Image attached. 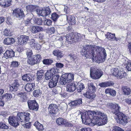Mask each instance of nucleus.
<instances>
[{"mask_svg":"<svg viewBox=\"0 0 131 131\" xmlns=\"http://www.w3.org/2000/svg\"><path fill=\"white\" fill-rule=\"evenodd\" d=\"M81 53L86 58H92L97 62L104 61L106 56V51L103 48L87 45L82 49Z\"/></svg>","mask_w":131,"mask_h":131,"instance_id":"nucleus-1","label":"nucleus"},{"mask_svg":"<svg viewBox=\"0 0 131 131\" xmlns=\"http://www.w3.org/2000/svg\"><path fill=\"white\" fill-rule=\"evenodd\" d=\"M30 114L28 112H18L17 114V118L10 116L8 118V121L10 124L14 127H17L19 124L18 120L21 122L26 123L28 122L29 119Z\"/></svg>","mask_w":131,"mask_h":131,"instance_id":"nucleus-2","label":"nucleus"},{"mask_svg":"<svg viewBox=\"0 0 131 131\" xmlns=\"http://www.w3.org/2000/svg\"><path fill=\"white\" fill-rule=\"evenodd\" d=\"M96 115L94 116L93 124H97L99 126L102 125L106 123L107 121V116L104 113L97 111L96 112Z\"/></svg>","mask_w":131,"mask_h":131,"instance_id":"nucleus-3","label":"nucleus"},{"mask_svg":"<svg viewBox=\"0 0 131 131\" xmlns=\"http://www.w3.org/2000/svg\"><path fill=\"white\" fill-rule=\"evenodd\" d=\"M95 112L93 111H90L82 113L81 115V118L83 123L88 125H89L91 123H94L93 119L94 116L96 115Z\"/></svg>","mask_w":131,"mask_h":131,"instance_id":"nucleus-4","label":"nucleus"},{"mask_svg":"<svg viewBox=\"0 0 131 131\" xmlns=\"http://www.w3.org/2000/svg\"><path fill=\"white\" fill-rule=\"evenodd\" d=\"M82 36L80 34L74 35L72 33L67 34L66 36V41L69 43L77 42L81 40Z\"/></svg>","mask_w":131,"mask_h":131,"instance_id":"nucleus-5","label":"nucleus"},{"mask_svg":"<svg viewBox=\"0 0 131 131\" xmlns=\"http://www.w3.org/2000/svg\"><path fill=\"white\" fill-rule=\"evenodd\" d=\"M88 85L89 90L88 92L84 94V96L89 99H93L96 96L93 93L95 92V87L92 83H89Z\"/></svg>","mask_w":131,"mask_h":131,"instance_id":"nucleus-6","label":"nucleus"},{"mask_svg":"<svg viewBox=\"0 0 131 131\" xmlns=\"http://www.w3.org/2000/svg\"><path fill=\"white\" fill-rule=\"evenodd\" d=\"M90 75L94 79L100 78L103 74L102 71L94 67H91L90 70Z\"/></svg>","mask_w":131,"mask_h":131,"instance_id":"nucleus-7","label":"nucleus"},{"mask_svg":"<svg viewBox=\"0 0 131 131\" xmlns=\"http://www.w3.org/2000/svg\"><path fill=\"white\" fill-rule=\"evenodd\" d=\"M115 117L118 123L125 125L127 123V119L126 116L122 112L120 113Z\"/></svg>","mask_w":131,"mask_h":131,"instance_id":"nucleus-8","label":"nucleus"},{"mask_svg":"<svg viewBox=\"0 0 131 131\" xmlns=\"http://www.w3.org/2000/svg\"><path fill=\"white\" fill-rule=\"evenodd\" d=\"M41 59V57L40 55H35L32 57L28 58L27 62L30 65H33L39 62Z\"/></svg>","mask_w":131,"mask_h":131,"instance_id":"nucleus-9","label":"nucleus"},{"mask_svg":"<svg viewBox=\"0 0 131 131\" xmlns=\"http://www.w3.org/2000/svg\"><path fill=\"white\" fill-rule=\"evenodd\" d=\"M36 10V12L38 15L43 16H46L49 14L51 11L49 7L43 9H38Z\"/></svg>","mask_w":131,"mask_h":131,"instance_id":"nucleus-10","label":"nucleus"},{"mask_svg":"<svg viewBox=\"0 0 131 131\" xmlns=\"http://www.w3.org/2000/svg\"><path fill=\"white\" fill-rule=\"evenodd\" d=\"M110 104L112 108V112L115 115V116L121 113L119 112L121 107L118 104L112 103H110Z\"/></svg>","mask_w":131,"mask_h":131,"instance_id":"nucleus-11","label":"nucleus"},{"mask_svg":"<svg viewBox=\"0 0 131 131\" xmlns=\"http://www.w3.org/2000/svg\"><path fill=\"white\" fill-rule=\"evenodd\" d=\"M12 81V83L9 86V91L11 92L16 91L18 90L19 84L17 79H14Z\"/></svg>","mask_w":131,"mask_h":131,"instance_id":"nucleus-12","label":"nucleus"},{"mask_svg":"<svg viewBox=\"0 0 131 131\" xmlns=\"http://www.w3.org/2000/svg\"><path fill=\"white\" fill-rule=\"evenodd\" d=\"M59 77V76L58 75H54L53 76L52 79L49 82L48 85L50 88H52L57 85Z\"/></svg>","mask_w":131,"mask_h":131,"instance_id":"nucleus-13","label":"nucleus"},{"mask_svg":"<svg viewBox=\"0 0 131 131\" xmlns=\"http://www.w3.org/2000/svg\"><path fill=\"white\" fill-rule=\"evenodd\" d=\"M27 103L29 108L36 111H37L38 110V104L35 100L28 101Z\"/></svg>","mask_w":131,"mask_h":131,"instance_id":"nucleus-14","label":"nucleus"},{"mask_svg":"<svg viewBox=\"0 0 131 131\" xmlns=\"http://www.w3.org/2000/svg\"><path fill=\"white\" fill-rule=\"evenodd\" d=\"M48 110L49 113L54 114L57 113L59 111V109L56 104H51L49 106Z\"/></svg>","mask_w":131,"mask_h":131,"instance_id":"nucleus-15","label":"nucleus"},{"mask_svg":"<svg viewBox=\"0 0 131 131\" xmlns=\"http://www.w3.org/2000/svg\"><path fill=\"white\" fill-rule=\"evenodd\" d=\"M13 14L16 17L21 18L24 16L23 12L20 8H17L13 11Z\"/></svg>","mask_w":131,"mask_h":131,"instance_id":"nucleus-16","label":"nucleus"},{"mask_svg":"<svg viewBox=\"0 0 131 131\" xmlns=\"http://www.w3.org/2000/svg\"><path fill=\"white\" fill-rule=\"evenodd\" d=\"M28 36L25 35H21L18 37V41L19 44L21 45H25L26 44L29 40Z\"/></svg>","mask_w":131,"mask_h":131,"instance_id":"nucleus-17","label":"nucleus"},{"mask_svg":"<svg viewBox=\"0 0 131 131\" xmlns=\"http://www.w3.org/2000/svg\"><path fill=\"white\" fill-rule=\"evenodd\" d=\"M67 86V90L69 92L74 91L76 89L77 83L72 81L71 82L69 83Z\"/></svg>","mask_w":131,"mask_h":131,"instance_id":"nucleus-18","label":"nucleus"},{"mask_svg":"<svg viewBox=\"0 0 131 131\" xmlns=\"http://www.w3.org/2000/svg\"><path fill=\"white\" fill-rule=\"evenodd\" d=\"M55 70L53 68H52L51 70L48 71L45 74V79L48 80L52 78H53V76L55 74Z\"/></svg>","mask_w":131,"mask_h":131,"instance_id":"nucleus-19","label":"nucleus"},{"mask_svg":"<svg viewBox=\"0 0 131 131\" xmlns=\"http://www.w3.org/2000/svg\"><path fill=\"white\" fill-rule=\"evenodd\" d=\"M82 103V99H79L77 100L71 102L69 104V105L71 108H73L76 106L79 105Z\"/></svg>","mask_w":131,"mask_h":131,"instance_id":"nucleus-20","label":"nucleus"},{"mask_svg":"<svg viewBox=\"0 0 131 131\" xmlns=\"http://www.w3.org/2000/svg\"><path fill=\"white\" fill-rule=\"evenodd\" d=\"M43 30V28L38 26H33L31 28V31L33 34L42 31Z\"/></svg>","mask_w":131,"mask_h":131,"instance_id":"nucleus-21","label":"nucleus"},{"mask_svg":"<svg viewBox=\"0 0 131 131\" xmlns=\"http://www.w3.org/2000/svg\"><path fill=\"white\" fill-rule=\"evenodd\" d=\"M67 20L70 24L72 25L75 24L76 23L75 18L71 15H69L67 17Z\"/></svg>","mask_w":131,"mask_h":131,"instance_id":"nucleus-22","label":"nucleus"},{"mask_svg":"<svg viewBox=\"0 0 131 131\" xmlns=\"http://www.w3.org/2000/svg\"><path fill=\"white\" fill-rule=\"evenodd\" d=\"M4 57L6 59L10 58L14 56V52L13 51L7 50L4 53Z\"/></svg>","mask_w":131,"mask_h":131,"instance_id":"nucleus-23","label":"nucleus"},{"mask_svg":"<svg viewBox=\"0 0 131 131\" xmlns=\"http://www.w3.org/2000/svg\"><path fill=\"white\" fill-rule=\"evenodd\" d=\"M14 42V39L12 37L6 38L4 40V43L5 44L7 45H12Z\"/></svg>","mask_w":131,"mask_h":131,"instance_id":"nucleus-24","label":"nucleus"},{"mask_svg":"<svg viewBox=\"0 0 131 131\" xmlns=\"http://www.w3.org/2000/svg\"><path fill=\"white\" fill-rule=\"evenodd\" d=\"M52 53L54 56H56L58 59L61 58L63 55L61 51L58 50H54L53 51Z\"/></svg>","mask_w":131,"mask_h":131,"instance_id":"nucleus-25","label":"nucleus"},{"mask_svg":"<svg viewBox=\"0 0 131 131\" xmlns=\"http://www.w3.org/2000/svg\"><path fill=\"white\" fill-rule=\"evenodd\" d=\"M34 83H27L25 86V89L27 92H29L34 90Z\"/></svg>","mask_w":131,"mask_h":131,"instance_id":"nucleus-26","label":"nucleus"},{"mask_svg":"<svg viewBox=\"0 0 131 131\" xmlns=\"http://www.w3.org/2000/svg\"><path fill=\"white\" fill-rule=\"evenodd\" d=\"M122 90L123 94L125 95H128L130 94L131 90L128 87L123 86L122 88Z\"/></svg>","mask_w":131,"mask_h":131,"instance_id":"nucleus-27","label":"nucleus"},{"mask_svg":"<svg viewBox=\"0 0 131 131\" xmlns=\"http://www.w3.org/2000/svg\"><path fill=\"white\" fill-rule=\"evenodd\" d=\"M17 95L20 97V100L22 102L26 101L27 97L26 93L20 92L18 93Z\"/></svg>","mask_w":131,"mask_h":131,"instance_id":"nucleus-28","label":"nucleus"},{"mask_svg":"<svg viewBox=\"0 0 131 131\" xmlns=\"http://www.w3.org/2000/svg\"><path fill=\"white\" fill-rule=\"evenodd\" d=\"M69 83L71 82L74 80V74L72 73L66 74H64Z\"/></svg>","mask_w":131,"mask_h":131,"instance_id":"nucleus-29","label":"nucleus"},{"mask_svg":"<svg viewBox=\"0 0 131 131\" xmlns=\"http://www.w3.org/2000/svg\"><path fill=\"white\" fill-rule=\"evenodd\" d=\"M76 86L77 91L79 92H81L85 88L84 84L81 82L77 83Z\"/></svg>","mask_w":131,"mask_h":131,"instance_id":"nucleus-30","label":"nucleus"},{"mask_svg":"<svg viewBox=\"0 0 131 131\" xmlns=\"http://www.w3.org/2000/svg\"><path fill=\"white\" fill-rule=\"evenodd\" d=\"M29 44L30 46L32 49H38L37 46V43L34 39H31L30 40Z\"/></svg>","mask_w":131,"mask_h":131,"instance_id":"nucleus-31","label":"nucleus"},{"mask_svg":"<svg viewBox=\"0 0 131 131\" xmlns=\"http://www.w3.org/2000/svg\"><path fill=\"white\" fill-rule=\"evenodd\" d=\"M64 74H63L60 78V83L62 85H65L67 83H69L68 81Z\"/></svg>","mask_w":131,"mask_h":131,"instance_id":"nucleus-32","label":"nucleus"},{"mask_svg":"<svg viewBox=\"0 0 131 131\" xmlns=\"http://www.w3.org/2000/svg\"><path fill=\"white\" fill-rule=\"evenodd\" d=\"M107 38L110 40H112L117 41L116 37H115V34H113L109 32H108L106 34Z\"/></svg>","mask_w":131,"mask_h":131,"instance_id":"nucleus-33","label":"nucleus"},{"mask_svg":"<svg viewBox=\"0 0 131 131\" xmlns=\"http://www.w3.org/2000/svg\"><path fill=\"white\" fill-rule=\"evenodd\" d=\"M106 94H109L112 96H115L116 94V91L112 89H106L105 91Z\"/></svg>","mask_w":131,"mask_h":131,"instance_id":"nucleus-34","label":"nucleus"},{"mask_svg":"<svg viewBox=\"0 0 131 131\" xmlns=\"http://www.w3.org/2000/svg\"><path fill=\"white\" fill-rule=\"evenodd\" d=\"M56 123L58 125H64L66 124V121L63 118H59L56 120Z\"/></svg>","mask_w":131,"mask_h":131,"instance_id":"nucleus-35","label":"nucleus"},{"mask_svg":"<svg viewBox=\"0 0 131 131\" xmlns=\"http://www.w3.org/2000/svg\"><path fill=\"white\" fill-rule=\"evenodd\" d=\"M34 125L39 130H42L44 129L42 125L39 123L38 121L35 122L34 124Z\"/></svg>","mask_w":131,"mask_h":131,"instance_id":"nucleus-36","label":"nucleus"},{"mask_svg":"<svg viewBox=\"0 0 131 131\" xmlns=\"http://www.w3.org/2000/svg\"><path fill=\"white\" fill-rule=\"evenodd\" d=\"M113 83L111 82H103L99 84V85L102 87H107L113 85Z\"/></svg>","mask_w":131,"mask_h":131,"instance_id":"nucleus-37","label":"nucleus"},{"mask_svg":"<svg viewBox=\"0 0 131 131\" xmlns=\"http://www.w3.org/2000/svg\"><path fill=\"white\" fill-rule=\"evenodd\" d=\"M36 6L32 5H29L26 7L27 12H32L35 10Z\"/></svg>","mask_w":131,"mask_h":131,"instance_id":"nucleus-38","label":"nucleus"},{"mask_svg":"<svg viewBox=\"0 0 131 131\" xmlns=\"http://www.w3.org/2000/svg\"><path fill=\"white\" fill-rule=\"evenodd\" d=\"M69 56L70 57V59L72 61H75L77 59V57L75 53H71L69 54Z\"/></svg>","mask_w":131,"mask_h":131,"instance_id":"nucleus-39","label":"nucleus"},{"mask_svg":"<svg viewBox=\"0 0 131 131\" xmlns=\"http://www.w3.org/2000/svg\"><path fill=\"white\" fill-rule=\"evenodd\" d=\"M120 70L117 68H114L112 69L111 71L113 75L116 77L117 74L119 72Z\"/></svg>","mask_w":131,"mask_h":131,"instance_id":"nucleus-40","label":"nucleus"},{"mask_svg":"<svg viewBox=\"0 0 131 131\" xmlns=\"http://www.w3.org/2000/svg\"><path fill=\"white\" fill-rule=\"evenodd\" d=\"M126 73L123 71H121L120 70L119 72L117 74L116 78L117 79H122L124 77L125 74Z\"/></svg>","mask_w":131,"mask_h":131,"instance_id":"nucleus-41","label":"nucleus"},{"mask_svg":"<svg viewBox=\"0 0 131 131\" xmlns=\"http://www.w3.org/2000/svg\"><path fill=\"white\" fill-rule=\"evenodd\" d=\"M30 76L29 74L23 75L22 77V79L26 81H30L31 80Z\"/></svg>","mask_w":131,"mask_h":131,"instance_id":"nucleus-42","label":"nucleus"},{"mask_svg":"<svg viewBox=\"0 0 131 131\" xmlns=\"http://www.w3.org/2000/svg\"><path fill=\"white\" fill-rule=\"evenodd\" d=\"M37 79L38 80H40L43 76V73L42 71L40 70L38 71L37 73Z\"/></svg>","mask_w":131,"mask_h":131,"instance_id":"nucleus-43","label":"nucleus"},{"mask_svg":"<svg viewBox=\"0 0 131 131\" xmlns=\"http://www.w3.org/2000/svg\"><path fill=\"white\" fill-rule=\"evenodd\" d=\"M59 16L56 13H53L51 15V18L54 21H56L59 17Z\"/></svg>","mask_w":131,"mask_h":131,"instance_id":"nucleus-44","label":"nucleus"},{"mask_svg":"<svg viewBox=\"0 0 131 131\" xmlns=\"http://www.w3.org/2000/svg\"><path fill=\"white\" fill-rule=\"evenodd\" d=\"M53 60L51 59H45L42 61L43 63L45 64H50L53 62Z\"/></svg>","mask_w":131,"mask_h":131,"instance_id":"nucleus-45","label":"nucleus"},{"mask_svg":"<svg viewBox=\"0 0 131 131\" xmlns=\"http://www.w3.org/2000/svg\"><path fill=\"white\" fill-rule=\"evenodd\" d=\"M126 67L128 71H131V61H128L126 63Z\"/></svg>","mask_w":131,"mask_h":131,"instance_id":"nucleus-46","label":"nucleus"},{"mask_svg":"<svg viewBox=\"0 0 131 131\" xmlns=\"http://www.w3.org/2000/svg\"><path fill=\"white\" fill-rule=\"evenodd\" d=\"M52 21L49 19H46L44 20V24L45 25L49 26L51 25L52 23Z\"/></svg>","mask_w":131,"mask_h":131,"instance_id":"nucleus-47","label":"nucleus"},{"mask_svg":"<svg viewBox=\"0 0 131 131\" xmlns=\"http://www.w3.org/2000/svg\"><path fill=\"white\" fill-rule=\"evenodd\" d=\"M40 90H37L34 91L33 93V95L34 97H37L39 96L40 94Z\"/></svg>","mask_w":131,"mask_h":131,"instance_id":"nucleus-48","label":"nucleus"},{"mask_svg":"<svg viewBox=\"0 0 131 131\" xmlns=\"http://www.w3.org/2000/svg\"><path fill=\"white\" fill-rule=\"evenodd\" d=\"M26 55L28 58L31 57L32 54V50L30 49H28L27 50L26 52Z\"/></svg>","mask_w":131,"mask_h":131,"instance_id":"nucleus-49","label":"nucleus"},{"mask_svg":"<svg viewBox=\"0 0 131 131\" xmlns=\"http://www.w3.org/2000/svg\"><path fill=\"white\" fill-rule=\"evenodd\" d=\"M8 126L2 122H0V128L7 129L8 128Z\"/></svg>","mask_w":131,"mask_h":131,"instance_id":"nucleus-50","label":"nucleus"},{"mask_svg":"<svg viewBox=\"0 0 131 131\" xmlns=\"http://www.w3.org/2000/svg\"><path fill=\"white\" fill-rule=\"evenodd\" d=\"M56 68L57 69H61L63 67V64L60 63H57L56 64Z\"/></svg>","mask_w":131,"mask_h":131,"instance_id":"nucleus-51","label":"nucleus"},{"mask_svg":"<svg viewBox=\"0 0 131 131\" xmlns=\"http://www.w3.org/2000/svg\"><path fill=\"white\" fill-rule=\"evenodd\" d=\"M1 99L2 100H3V101H9L8 98V97L7 95V93L3 95L1 97Z\"/></svg>","mask_w":131,"mask_h":131,"instance_id":"nucleus-52","label":"nucleus"},{"mask_svg":"<svg viewBox=\"0 0 131 131\" xmlns=\"http://www.w3.org/2000/svg\"><path fill=\"white\" fill-rule=\"evenodd\" d=\"M112 131H124L120 127L117 126H114L113 127Z\"/></svg>","mask_w":131,"mask_h":131,"instance_id":"nucleus-53","label":"nucleus"},{"mask_svg":"<svg viewBox=\"0 0 131 131\" xmlns=\"http://www.w3.org/2000/svg\"><path fill=\"white\" fill-rule=\"evenodd\" d=\"M10 3H8L6 1L3 2L2 4V5L3 6H4V7H7L9 6H10Z\"/></svg>","mask_w":131,"mask_h":131,"instance_id":"nucleus-54","label":"nucleus"},{"mask_svg":"<svg viewBox=\"0 0 131 131\" xmlns=\"http://www.w3.org/2000/svg\"><path fill=\"white\" fill-rule=\"evenodd\" d=\"M11 32L9 30H5L4 31V35L6 36H10L11 35Z\"/></svg>","mask_w":131,"mask_h":131,"instance_id":"nucleus-55","label":"nucleus"},{"mask_svg":"<svg viewBox=\"0 0 131 131\" xmlns=\"http://www.w3.org/2000/svg\"><path fill=\"white\" fill-rule=\"evenodd\" d=\"M42 22V20L41 18H36V23L38 25L41 24Z\"/></svg>","mask_w":131,"mask_h":131,"instance_id":"nucleus-56","label":"nucleus"},{"mask_svg":"<svg viewBox=\"0 0 131 131\" xmlns=\"http://www.w3.org/2000/svg\"><path fill=\"white\" fill-rule=\"evenodd\" d=\"M24 23V24L26 26L31 25L30 23V19H27L25 20Z\"/></svg>","mask_w":131,"mask_h":131,"instance_id":"nucleus-57","label":"nucleus"},{"mask_svg":"<svg viewBox=\"0 0 131 131\" xmlns=\"http://www.w3.org/2000/svg\"><path fill=\"white\" fill-rule=\"evenodd\" d=\"M11 65L14 67H17L19 65L17 61H13L12 62Z\"/></svg>","mask_w":131,"mask_h":131,"instance_id":"nucleus-58","label":"nucleus"},{"mask_svg":"<svg viewBox=\"0 0 131 131\" xmlns=\"http://www.w3.org/2000/svg\"><path fill=\"white\" fill-rule=\"evenodd\" d=\"M36 18L35 17L32 18L30 19L31 24H34L36 23Z\"/></svg>","mask_w":131,"mask_h":131,"instance_id":"nucleus-59","label":"nucleus"},{"mask_svg":"<svg viewBox=\"0 0 131 131\" xmlns=\"http://www.w3.org/2000/svg\"><path fill=\"white\" fill-rule=\"evenodd\" d=\"M49 31L51 34H52L55 32V29L54 27H51L49 29Z\"/></svg>","mask_w":131,"mask_h":131,"instance_id":"nucleus-60","label":"nucleus"},{"mask_svg":"<svg viewBox=\"0 0 131 131\" xmlns=\"http://www.w3.org/2000/svg\"><path fill=\"white\" fill-rule=\"evenodd\" d=\"M125 102L128 104H131V98H128L126 99L125 100Z\"/></svg>","mask_w":131,"mask_h":131,"instance_id":"nucleus-61","label":"nucleus"},{"mask_svg":"<svg viewBox=\"0 0 131 131\" xmlns=\"http://www.w3.org/2000/svg\"><path fill=\"white\" fill-rule=\"evenodd\" d=\"M91 129L89 128H82L81 130V131H91Z\"/></svg>","mask_w":131,"mask_h":131,"instance_id":"nucleus-62","label":"nucleus"},{"mask_svg":"<svg viewBox=\"0 0 131 131\" xmlns=\"http://www.w3.org/2000/svg\"><path fill=\"white\" fill-rule=\"evenodd\" d=\"M31 125L29 123H27L24 125V127L26 128H29L30 127Z\"/></svg>","mask_w":131,"mask_h":131,"instance_id":"nucleus-63","label":"nucleus"},{"mask_svg":"<svg viewBox=\"0 0 131 131\" xmlns=\"http://www.w3.org/2000/svg\"><path fill=\"white\" fill-rule=\"evenodd\" d=\"M7 95L8 97V98L9 100H10L12 98V95L11 94L7 93Z\"/></svg>","mask_w":131,"mask_h":131,"instance_id":"nucleus-64","label":"nucleus"}]
</instances>
